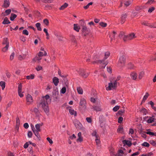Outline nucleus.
I'll return each mask as SVG.
<instances>
[{
  "label": "nucleus",
  "mask_w": 156,
  "mask_h": 156,
  "mask_svg": "<svg viewBox=\"0 0 156 156\" xmlns=\"http://www.w3.org/2000/svg\"><path fill=\"white\" fill-rule=\"evenodd\" d=\"M51 99L49 95H46L42 98L40 105L44 112L46 113H48L49 112V108L48 104V102H50Z\"/></svg>",
  "instance_id": "1"
},
{
  "label": "nucleus",
  "mask_w": 156,
  "mask_h": 156,
  "mask_svg": "<svg viewBox=\"0 0 156 156\" xmlns=\"http://www.w3.org/2000/svg\"><path fill=\"white\" fill-rule=\"evenodd\" d=\"M117 82L113 80H111L110 82L108 84V86L106 87L107 90H111L115 89L117 87Z\"/></svg>",
  "instance_id": "2"
},
{
  "label": "nucleus",
  "mask_w": 156,
  "mask_h": 156,
  "mask_svg": "<svg viewBox=\"0 0 156 156\" xmlns=\"http://www.w3.org/2000/svg\"><path fill=\"white\" fill-rule=\"evenodd\" d=\"M126 62V58L124 55L121 56L119 59L117 66L119 67H122L125 65Z\"/></svg>",
  "instance_id": "3"
},
{
  "label": "nucleus",
  "mask_w": 156,
  "mask_h": 156,
  "mask_svg": "<svg viewBox=\"0 0 156 156\" xmlns=\"http://www.w3.org/2000/svg\"><path fill=\"white\" fill-rule=\"evenodd\" d=\"M77 71L80 76L85 78L87 77L89 75V73L86 72L83 69H79Z\"/></svg>",
  "instance_id": "4"
},
{
  "label": "nucleus",
  "mask_w": 156,
  "mask_h": 156,
  "mask_svg": "<svg viewBox=\"0 0 156 156\" xmlns=\"http://www.w3.org/2000/svg\"><path fill=\"white\" fill-rule=\"evenodd\" d=\"M130 76L133 80H138V74L135 71L131 72L130 73Z\"/></svg>",
  "instance_id": "5"
},
{
  "label": "nucleus",
  "mask_w": 156,
  "mask_h": 156,
  "mask_svg": "<svg viewBox=\"0 0 156 156\" xmlns=\"http://www.w3.org/2000/svg\"><path fill=\"white\" fill-rule=\"evenodd\" d=\"M74 124L76 128L81 129H83L82 124L77 120H74Z\"/></svg>",
  "instance_id": "6"
},
{
  "label": "nucleus",
  "mask_w": 156,
  "mask_h": 156,
  "mask_svg": "<svg viewBox=\"0 0 156 156\" xmlns=\"http://www.w3.org/2000/svg\"><path fill=\"white\" fill-rule=\"evenodd\" d=\"M125 37H126V41L127 40H131L136 37L135 36V34L134 33H131L127 36H125Z\"/></svg>",
  "instance_id": "7"
},
{
  "label": "nucleus",
  "mask_w": 156,
  "mask_h": 156,
  "mask_svg": "<svg viewBox=\"0 0 156 156\" xmlns=\"http://www.w3.org/2000/svg\"><path fill=\"white\" fill-rule=\"evenodd\" d=\"M22 85L21 83H20L19 84L18 91L19 96L21 98L23 97L24 96L23 94V92H22Z\"/></svg>",
  "instance_id": "8"
},
{
  "label": "nucleus",
  "mask_w": 156,
  "mask_h": 156,
  "mask_svg": "<svg viewBox=\"0 0 156 156\" xmlns=\"http://www.w3.org/2000/svg\"><path fill=\"white\" fill-rule=\"evenodd\" d=\"M26 100L28 104H30L33 102V99L32 96L28 94H27L26 97Z\"/></svg>",
  "instance_id": "9"
},
{
  "label": "nucleus",
  "mask_w": 156,
  "mask_h": 156,
  "mask_svg": "<svg viewBox=\"0 0 156 156\" xmlns=\"http://www.w3.org/2000/svg\"><path fill=\"white\" fill-rule=\"evenodd\" d=\"M117 33L116 32L113 31L112 33H111L110 34L109 37L111 38V41H114L115 39V37L116 36Z\"/></svg>",
  "instance_id": "10"
},
{
  "label": "nucleus",
  "mask_w": 156,
  "mask_h": 156,
  "mask_svg": "<svg viewBox=\"0 0 156 156\" xmlns=\"http://www.w3.org/2000/svg\"><path fill=\"white\" fill-rule=\"evenodd\" d=\"M145 72L144 71H141L138 74V80H140L144 76Z\"/></svg>",
  "instance_id": "11"
},
{
  "label": "nucleus",
  "mask_w": 156,
  "mask_h": 156,
  "mask_svg": "<svg viewBox=\"0 0 156 156\" xmlns=\"http://www.w3.org/2000/svg\"><path fill=\"white\" fill-rule=\"evenodd\" d=\"M86 104V100L84 98H81L80 99V105L82 107H85Z\"/></svg>",
  "instance_id": "12"
},
{
  "label": "nucleus",
  "mask_w": 156,
  "mask_h": 156,
  "mask_svg": "<svg viewBox=\"0 0 156 156\" xmlns=\"http://www.w3.org/2000/svg\"><path fill=\"white\" fill-rule=\"evenodd\" d=\"M53 83L55 86H57L59 82L58 79L56 77H54L52 79Z\"/></svg>",
  "instance_id": "13"
},
{
  "label": "nucleus",
  "mask_w": 156,
  "mask_h": 156,
  "mask_svg": "<svg viewBox=\"0 0 156 156\" xmlns=\"http://www.w3.org/2000/svg\"><path fill=\"white\" fill-rule=\"evenodd\" d=\"M82 134L80 132H79L78 133V138L77 139V142H81L83 141V138L82 137Z\"/></svg>",
  "instance_id": "14"
},
{
  "label": "nucleus",
  "mask_w": 156,
  "mask_h": 156,
  "mask_svg": "<svg viewBox=\"0 0 156 156\" xmlns=\"http://www.w3.org/2000/svg\"><path fill=\"white\" fill-rule=\"evenodd\" d=\"M10 5V2L9 0H4V2L2 6L5 8H7Z\"/></svg>",
  "instance_id": "15"
},
{
  "label": "nucleus",
  "mask_w": 156,
  "mask_h": 156,
  "mask_svg": "<svg viewBox=\"0 0 156 156\" xmlns=\"http://www.w3.org/2000/svg\"><path fill=\"white\" fill-rule=\"evenodd\" d=\"M127 17V15L126 14H123L121 17V23H123L126 20Z\"/></svg>",
  "instance_id": "16"
},
{
  "label": "nucleus",
  "mask_w": 156,
  "mask_h": 156,
  "mask_svg": "<svg viewBox=\"0 0 156 156\" xmlns=\"http://www.w3.org/2000/svg\"><path fill=\"white\" fill-rule=\"evenodd\" d=\"M146 118H149V119L147 121V122L148 123H151L153 122L154 121V116H152V117H149L148 116L145 117Z\"/></svg>",
  "instance_id": "17"
},
{
  "label": "nucleus",
  "mask_w": 156,
  "mask_h": 156,
  "mask_svg": "<svg viewBox=\"0 0 156 156\" xmlns=\"http://www.w3.org/2000/svg\"><path fill=\"white\" fill-rule=\"evenodd\" d=\"M41 57H39L38 56H36L35 58H33L32 60L34 62L37 61L38 63H40V60L41 59Z\"/></svg>",
  "instance_id": "18"
},
{
  "label": "nucleus",
  "mask_w": 156,
  "mask_h": 156,
  "mask_svg": "<svg viewBox=\"0 0 156 156\" xmlns=\"http://www.w3.org/2000/svg\"><path fill=\"white\" fill-rule=\"evenodd\" d=\"M140 112L143 115H146L147 113V111L144 108H142L140 110Z\"/></svg>",
  "instance_id": "19"
},
{
  "label": "nucleus",
  "mask_w": 156,
  "mask_h": 156,
  "mask_svg": "<svg viewBox=\"0 0 156 156\" xmlns=\"http://www.w3.org/2000/svg\"><path fill=\"white\" fill-rule=\"evenodd\" d=\"M122 143L124 144L127 145L129 147L132 145L131 142L128 140H124L122 141Z\"/></svg>",
  "instance_id": "20"
},
{
  "label": "nucleus",
  "mask_w": 156,
  "mask_h": 156,
  "mask_svg": "<svg viewBox=\"0 0 156 156\" xmlns=\"http://www.w3.org/2000/svg\"><path fill=\"white\" fill-rule=\"evenodd\" d=\"M69 111L70 114L71 115H74L75 116L76 115V112L72 108L69 109Z\"/></svg>",
  "instance_id": "21"
},
{
  "label": "nucleus",
  "mask_w": 156,
  "mask_h": 156,
  "mask_svg": "<svg viewBox=\"0 0 156 156\" xmlns=\"http://www.w3.org/2000/svg\"><path fill=\"white\" fill-rule=\"evenodd\" d=\"M47 55V53L45 51H44V53L43 52L40 51L37 54V56L39 57H42L43 56H46Z\"/></svg>",
  "instance_id": "22"
},
{
  "label": "nucleus",
  "mask_w": 156,
  "mask_h": 156,
  "mask_svg": "<svg viewBox=\"0 0 156 156\" xmlns=\"http://www.w3.org/2000/svg\"><path fill=\"white\" fill-rule=\"evenodd\" d=\"M43 125V123H41V124H37L35 126V128L36 129V130L38 131H40L41 130L40 127L41 126H42Z\"/></svg>",
  "instance_id": "23"
},
{
  "label": "nucleus",
  "mask_w": 156,
  "mask_h": 156,
  "mask_svg": "<svg viewBox=\"0 0 156 156\" xmlns=\"http://www.w3.org/2000/svg\"><path fill=\"white\" fill-rule=\"evenodd\" d=\"M2 44L5 45H9L8 40L7 38H4L2 42Z\"/></svg>",
  "instance_id": "24"
},
{
  "label": "nucleus",
  "mask_w": 156,
  "mask_h": 156,
  "mask_svg": "<svg viewBox=\"0 0 156 156\" xmlns=\"http://www.w3.org/2000/svg\"><path fill=\"white\" fill-rule=\"evenodd\" d=\"M124 33L123 32H120L119 35V37L120 38L123 37V40L124 41H126V37H125Z\"/></svg>",
  "instance_id": "25"
},
{
  "label": "nucleus",
  "mask_w": 156,
  "mask_h": 156,
  "mask_svg": "<svg viewBox=\"0 0 156 156\" xmlns=\"http://www.w3.org/2000/svg\"><path fill=\"white\" fill-rule=\"evenodd\" d=\"M31 126L32 127V130L33 132H34V134H35V135L36 136H37V135L39 134L38 133L39 131H38L36 130L35 129V128L34 127L33 125H32V126L31 125Z\"/></svg>",
  "instance_id": "26"
},
{
  "label": "nucleus",
  "mask_w": 156,
  "mask_h": 156,
  "mask_svg": "<svg viewBox=\"0 0 156 156\" xmlns=\"http://www.w3.org/2000/svg\"><path fill=\"white\" fill-rule=\"evenodd\" d=\"M80 29V27L77 24H74V29L78 32Z\"/></svg>",
  "instance_id": "27"
},
{
  "label": "nucleus",
  "mask_w": 156,
  "mask_h": 156,
  "mask_svg": "<svg viewBox=\"0 0 156 156\" xmlns=\"http://www.w3.org/2000/svg\"><path fill=\"white\" fill-rule=\"evenodd\" d=\"M20 124V121L19 118H16V128L18 129L19 126Z\"/></svg>",
  "instance_id": "28"
},
{
  "label": "nucleus",
  "mask_w": 156,
  "mask_h": 156,
  "mask_svg": "<svg viewBox=\"0 0 156 156\" xmlns=\"http://www.w3.org/2000/svg\"><path fill=\"white\" fill-rule=\"evenodd\" d=\"M77 90L78 93L79 94H82L83 93V90L82 88L80 87L77 88Z\"/></svg>",
  "instance_id": "29"
},
{
  "label": "nucleus",
  "mask_w": 156,
  "mask_h": 156,
  "mask_svg": "<svg viewBox=\"0 0 156 156\" xmlns=\"http://www.w3.org/2000/svg\"><path fill=\"white\" fill-rule=\"evenodd\" d=\"M0 86L2 87V90H4L5 86V83L4 81L0 82Z\"/></svg>",
  "instance_id": "30"
},
{
  "label": "nucleus",
  "mask_w": 156,
  "mask_h": 156,
  "mask_svg": "<svg viewBox=\"0 0 156 156\" xmlns=\"http://www.w3.org/2000/svg\"><path fill=\"white\" fill-rule=\"evenodd\" d=\"M10 23L7 17H5L2 23L4 24H8Z\"/></svg>",
  "instance_id": "31"
},
{
  "label": "nucleus",
  "mask_w": 156,
  "mask_h": 156,
  "mask_svg": "<svg viewBox=\"0 0 156 156\" xmlns=\"http://www.w3.org/2000/svg\"><path fill=\"white\" fill-rule=\"evenodd\" d=\"M68 6V4L66 3H65L64 5H62L59 8L61 10H62L67 7Z\"/></svg>",
  "instance_id": "32"
},
{
  "label": "nucleus",
  "mask_w": 156,
  "mask_h": 156,
  "mask_svg": "<svg viewBox=\"0 0 156 156\" xmlns=\"http://www.w3.org/2000/svg\"><path fill=\"white\" fill-rule=\"evenodd\" d=\"M34 74H31L30 75L26 76V78L28 80L33 79L34 78Z\"/></svg>",
  "instance_id": "33"
},
{
  "label": "nucleus",
  "mask_w": 156,
  "mask_h": 156,
  "mask_svg": "<svg viewBox=\"0 0 156 156\" xmlns=\"http://www.w3.org/2000/svg\"><path fill=\"white\" fill-rule=\"evenodd\" d=\"M110 55V52L109 51H106L105 53V57L104 58L105 59L107 58Z\"/></svg>",
  "instance_id": "34"
},
{
  "label": "nucleus",
  "mask_w": 156,
  "mask_h": 156,
  "mask_svg": "<svg viewBox=\"0 0 156 156\" xmlns=\"http://www.w3.org/2000/svg\"><path fill=\"white\" fill-rule=\"evenodd\" d=\"M36 26L37 29L39 31H41L42 29L41 27V24L39 23H37L36 24Z\"/></svg>",
  "instance_id": "35"
},
{
  "label": "nucleus",
  "mask_w": 156,
  "mask_h": 156,
  "mask_svg": "<svg viewBox=\"0 0 156 156\" xmlns=\"http://www.w3.org/2000/svg\"><path fill=\"white\" fill-rule=\"evenodd\" d=\"M149 94L148 93H146L145 94V95L144 96L143 100L142 101V102H145V101L147 99L148 96H149Z\"/></svg>",
  "instance_id": "36"
},
{
  "label": "nucleus",
  "mask_w": 156,
  "mask_h": 156,
  "mask_svg": "<svg viewBox=\"0 0 156 156\" xmlns=\"http://www.w3.org/2000/svg\"><path fill=\"white\" fill-rule=\"evenodd\" d=\"M117 132L119 133H122L123 132V128L121 126L119 127L117 130Z\"/></svg>",
  "instance_id": "37"
},
{
  "label": "nucleus",
  "mask_w": 156,
  "mask_h": 156,
  "mask_svg": "<svg viewBox=\"0 0 156 156\" xmlns=\"http://www.w3.org/2000/svg\"><path fill=\"white\" fill-rule=\"evenodd\" d=\"M16 15L15 14H11V16L10 17V20L11 21L14 20V19L16 17Z\"/></svg>",
  "instance_id": "38"
},
{
  "label": "nucleus",
  "mask_w": 156,
  "mask_h": 156,
  "mask_svg": "<svg viewBox=\"0 0 156 156\" xmlns=\"http://www.w3.org/2000/svg\"><path fill=\"white\" fill-rule=\"evenodd\" d=\"M129 68L130 69H134L136 68V67L133 64L130 63L129 64Z\"/></svg>",
  "instance_id": "39"
},
{
  "label": "nucleus",
  "mask_w": 156,
  "mask_h": 156,
  "mask_svg": "<svg viewBox=\"0 0 156 156\" xmlns=\"http://www.w3.org/2000/svg\"><path fill=\"white\" fill-rule=\"evenodd\" d=\"M72 42L74 44H76V39L74 36H72L71 38Z\"/></svg>",
  "instance_id": "40"
},
{
  "label": "nucleus",
  "mask_w": 156,
  "mask_h": 156,
  "mask_svg": "<svg viewBox=\"0 0 156 156\" xmlns=\"http://www.w3.org/2000/svg\"><path fill=\"white\" fill-rule=\"evenodd\" d=\"M142 145L144 147H148L150 145L147 142H144L142 144Z\"/></svg>",
  "instance_id": "41"
},
{
  "label": "nucleus",
  "mask_w": 156,
  "mask_h": 156,
  "mask_svg": "<svg viewBox=\"0 0 156 156\" xmlns=\"http://www.w3.org/2000/svg\"><path fill=\"white\" fill-rule=\"evenodd\" d=\"M95 141L97 145H99L100 143V141L99 140V136H96L95 139Z\"/></svg>",
  "instance_id": "42"
},
{
  "label": "nucleus",
  "mask_w": 156,
  "mask_h": 156,
  "mask_svg": "<svg viewBox=\"0 0 156 156\" xmlns=\"http://www.w3.org/2000/svg\"><path fill=\"white\" fill-rule=\"evenodd\" d=\"M9 45H5L3 48H2V51L4 52H6L8 49Z\"/></svg>",
  "instance_id": "43"
},
{
  "label": "nucleus",
  "mask_w": 156,
  "mask_h": 156,
  "mask_svg": "<svg viewBox=\"0 0 156 156\" xmlns=\"http://www.w3.org/2000/svg\"><path fill=\"white\" fill-rule=\"evenodd\" d=\"M93 4L92 2H90L88 3L86 6H84L83 8L85 9H87L90 5H92Z\"/></svg>",
  "instance_id": "44"
},
{
  "label": "nucleus",
  "mask_w": 156,
  "mask_h": 156,
  "mask_svg": "<svg viewBox=\"0 0 156 156\" xmlns=\"http://www.w3.org/2000/svg\"><path fill=\"white\" fill-rule=\"evenodd\" d=\"M43 23H44L46 26H48L49 24V21L47 19H44L43 20Z\"/></svg>",
  "instance_id": "45"
},
{
  "label": "nucleus",
  "mask_w": 156,
  "mask_h": 156,
  "mask_svg": "<svg viewBox=\"0 0 156 156\" xmlns=\"http://www.w3.org/2000/svg\"><path fill=\"white\" fill-rule=\"evenodd\" d=\"M26 57V55H20L19 56L18 58L20 60H22L24 59Z\"/></svg>",
  "instance_id": "46"
},
{
  "label": "nucleus",
  "mask_w": 156,
  "mask_h": 156,
  "mask_svg": "<svg viewBox=\"0 0 156 156\" xmlns=\"http://www.w3.org/2000/svg\"><path fill=\"white\" fill-rule=\"evenodd\" d=\"M94 109L96 111H100L101 110V108L99 106H95L94 107Z\"/></svg>",
  "instance_id": "47"
},
{
  "label": "nucleus",
  "mask_w": 156,
  "mask_h": 156,
  "mask_svg": "<svg viewBox=\"0 0 156 156\" xmlns=\"http://www.w3.org/2000/svg\"><path fill=\"white\" fill-rule=\"evenodd\" d=\"M119 108V106L118 105H116L113 108V110L115 112H116Z\"/></svg>",
  "instance_id": "48"
},
{
  "label": "nucleus",
  "mask_w": 156,
  "mask_h": 156,
  "mask_svg": "<svg viewBox=\"0 0 156 156\" xmlns=\"http://www.w3.org/2000/svg\"><path fill=\"white\" fill-rule=\"evenodd\" d=\"M91 134L93 136H95L96 138V136H99L97 135V132L96 130L94 131Z\"/></svg>",
  "instance_id": "49"
},
{
  "label": "nucleus",
  "mask_w": 156,
  "mask_h": 156,
  "mask_svg": "<svg viewBox=\"0 0 156 156\" xmlns=\"http://www.w3.org/2000/svg\"><path fill=\"white\" fill-rule=\"evenodd\" d=\"M12 101H9L7 104L6 107V109L7 110L9 108H10L12 104Z\"/></svg>",
  "instance_id": "50"
},
{
  "label": "nucleus",
  "mask_w": 156,
  "mask_h": 156,
  "mask_svg": "<svg viewBox=\"0 0 156 156\" xmlns=\"http://www.w3.org/2000/svg\"><path fill=\"white\" fill-rule=\"evenodd\" d=\"M66 87H63L62 88L61 90V93L62 94H64L66 92Z\"/></svg>",
  "instance_id": "51"
},
{
  "label": "nucleus",
  "mask_w": 156,
  "mask_h": 156,
  "mask_svg": "<svg viewBox=\"0 0 156 156\" xmlns=\"http://www.w3.org/2000/svg\"><path fill=\"white\" fill-rule=\"evenodd\" d=\"M100 25L103 27H106L107 24L106 23L104 22H100L99 23Z\"/></svg>",
  "instance_id": "52"
},
{
  "label": "nucleus",
  "mask_w": 156,
  "mask_h": 156,
  "mask_svg": "<svg viewBox=\"0 0 156 156\" xmlns=\"http://www.w3.org/2000/svg\"><path fill=\"white\" fill-rule=\"evenodd\" d=\"M131 4V2L129 1H126L124 3V4L126 6H129Z\"/></svg>",
  "instance_id": "53"
},
{
  "label": "nucleus",
  "mask_w": 156,
  "mask_h": 156,
  "mask_svg": "<svg viewBox=\"0 0 156 156\" xmlns=\"http://www.w3.org/2000/svg\"><path fill=\"white\" fill-rule=\"evenodd\" d=\"M15 55V53L14 52H13L12 53L10 56V60H12L14 58Z\"/></svg>",
  "instance_id": "54"
},
{
  "label": "nucleus",
  "mask_w": 156,
  "mask_h": 156,
  "mask_svg": "<svg viewBox=\"0 0 156 156\" xmlns=\"http://www.w3.org/2000/svg\"><path fill=\"white\" fill-rule=\"evenodd\" d=\"M150 142V144L154 146H156V142L154 140H151Z\"/></svg>",
  "instance_id": "55"
},
{
  "label": "nucleus",
  "mask_w": 156,
  "mask_h": 156,
  "mask_svg": "<svg viewBox=\"0 0 156 156\" xmlns=\"http://www.w3.org/2000/svg\"><path fill=\"white\" fill-rule=\"evenodd\" d=\"M23 34L26 35H28L29 34V32L27 30H23Z\"/></svg>",
  "instance_id": "56"
},
{
  "label": "nucleus",
  "mask_w": 156,
  "mask_h": 156,
  "mask_svg": "<svg viewBox=\"0 0 156 156\" xmlns=\"http://www.w3.org/2000/svg\"><path fill=\"white\" fill-rule=\"evenodd\" d=\"M11 12V9H9L6 10L5 11V13H6V15H8L10 14Z\"/></svg>",
  "instance_id": "57"
},
{
  "label": "nucleus",
  "mask_w": 156,
  "mask_h": 156,
  "mask_svg": "<svg viewBox=\"0 0 156 156\" xmlns=\"http://www.w3.org/2000/svg\"><path fill=\"white\" fill-rule=\"evenodd\" d=\"M123 120V118L122 117H119L118 119V122L119 123H121Z\"/></svg>",
  "instance_id": "58"
},
{
  "label": "nucleus",
  "mask_w": 156,
  "mask_h": 156,
  "mask_svg": "<svg viewBox=\"0 0 156 156\" xmlns=\"http://www.w3.org/2000/svg\"><path fill=\"white\" fill-rule=\"evenodd\" d=\"M46 139L48 141L50 144H53V142L50 137H47Z\"/></svg>",
  "instance_id": "59"
},
{
  "label": "nucleus",
  "mask_w": 156,
  "mask_h": 156,
  "mask_svg": "<svg viewBox=\"0 0 156 156\" xmlns=\"http://www.w3.org/2000/svg\"><path fill=\"white\" fill-rule=\"evenodd\" d=\"M42 67L41 66H38L35 69L37 71H39L40 70H42Z\"/></svg>",
  "instance_id": "60"
},
{
  "label": "nucleus",
  "mask_w": 156,
  "mask_h": 156,
  "mask_svg": "<svg viewBox=\"0 0 156 156\" xmlns=\"http://www.w3.org/2000/svg\"><path fill=\"white\" fill-rule=\"evenodd\" d=\"M28 151L31 154H33V148L32 147L30 148L29 147L28 148Z\"/></svg>",
  "instance_id": "61"
},
{
  "label": "nucleus",
  "mask_w": 156,
  "mask_h": 156,
  "mask_svg": "<svg viewBox=\"0 0 156 156\" xmlns=\"http://www.w3.org/2000/svg\"><path fill=\"white\" fill-rule=\"evenodd\" d=\"M125 112V110L123 109L122 110H120L118 112V113L119 115H121Z\"/></svg>",
  "instance_id": "62"
},
{
  "label": "nucleus",
  "mask_w": 156,
  "mask_h": 156,
  "mask_svg": "<svg viewBox=\"0 0 156 156\" xmlns=\"http://www.w3.org/2000/svg\"><path fill=\"white\" fill-rule=\"evenodd\" d=\"M33 134L32 132L30 131H29L27 135L28 137L29 138H31L32 137V136Z\"/></svg>",
  "instance_id": "63"
},
{
  "label": "nucleus",
  "mask_w": 156,
  "mask_h": 156,
  "mask_svg": "<svg viewBox=\"0 0 156 156\" xmlns=\"http://www.w3.org/2000/svg\"><path fill=\"white\" fill-rule=\"evenodd\" d=\"M140 154V152L137 151L131 154V156H135L138 155Z\"/></svg>",
  "instance_id": "64"
}]
</instances>
